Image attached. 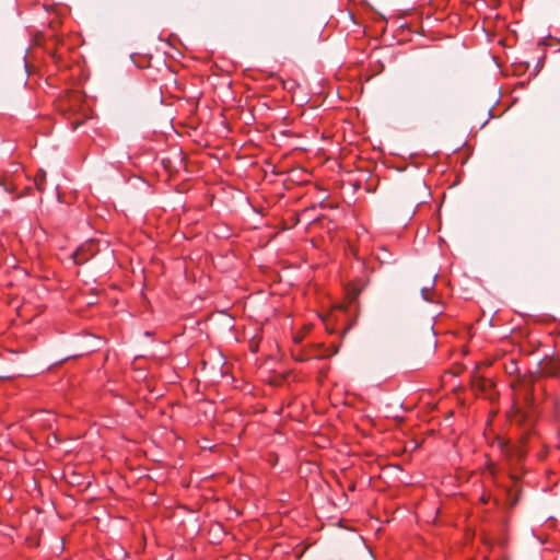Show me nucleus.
Wrapping results in <instances>:
<instances>
[{"label": "nucleus", "mask_w": 560, "mask_h": 560, "mask_svg": "<svg viewBox=\"0 0 560 560\" xmlns=\"http://www.w3.org/2000/svg\"><path fill=\"white\" fill-rule=\"evenodd\" d=\"M46 180V173L44 171H39L36 178H35V185L38 190H44V183Z\"/></svg>", "instance_id": "obj_5"}, {"label": "nucleus", "mask_w": 560, "mask_h": 560, "mask_svg": "<svg viewBox=\"0 0 560 560\" xmlns=\"http://www.w3.org/2000/svg\"><path fill=\"white\" fill-rule=\"evenodd\" d=\"M525 418H526L525 412H523L522 410H516V412L513 417V421L521 423V422L525 421Z\"/></svg>", "instance_id": "obj_6"}, {"label": "nucleus", "mask_w": 560, "mask_h": 560, "mask_svg": "<svg viewBox=\"0 0 560 560\" xmlns=\"http://www.w3.org/2000/svg\"><path fill=\"white\" fill-rule=\"evenodd\" d=\"M478 388L481 389V390H486V380L485 378H480L478 381V384H477Z\"/></svg>", "instance_id": "obj_7"}, {"label": "nucleus", "mask_w": 560, "mask_h": 560, "mask_svg": "<svg viewBox=\"0 0 560 560\" xmlns=\"http://www.w3.org/2000/svg\"><path fill=\"white\" fill-rule=\"evenodd\" d=\"M541 373L547 375H556L560 370V363H556L553 360H546L540 363Z\"/></svg>", "instance_id": "obj_2"}, {"label": "nucleus", "mask_w": 560, "mask_h": 560, "mask_svg": "<svg viewBox=\"0 0 560 560\" xmlns=\"http://www.w3.org/2000/svg\"><path fill=\"white\" fill-rule=\"evenodd\" d=\"M79 125H80V122H75V124H74V128H78V127H79Z\"/></svg>", "instance_id": "obj_9"}, {"label": "nucleus", "mask_w": 560, "mask_h": 560, "mask_svg": "<svg viewBox=\"0 0 560 560\" xmlns=\"http://www.w3.org/2000/svg\"><path fill=\"white\" fill-rule=\"evenodd\" d=\"M360 292V288H358L355 284H350L347 289V295L350 302H353L359 296Z\"/></svg>", "instance_id": "obj_4"}, {"label": "nucleus", "mask_w": 560, "mask_h": 560, "mask_svg": "<svg viewBox=\"0 0 560 560\" xmlns=\"http://www.w3.org/2000/svg\"><path fill=\"white\" fill-rule=\"evenodd\" d=\"M79 256H80V253H79V252H77V253L74 254V261H75L77 264H82V262H83V260H82L81 258H79Z\"/></svg>", "instance_id": "obj_8"}, {"label": "nucleus", "mask_w": 560, "mask_h": 560, "mask_svg": "<svg viewBox=\"0 0 560 560\" xmlns=\"http://www.w3.org/2000/svg\"><path fill=\"white\" fill-rule=\"evenodd\" d=\"M434 284H435V277H433L428 282V284L421 287L420 292H421V295H422L423 300L431 301V298H430L429 293H430L431 290H433Z\"/></svg>", "instance_id": "obj_3"}, {"label": "nucleus", "mask_w": 560, "mask_h": 560, "mask_svg": "<svg viewBox=\"0 0 560 560\" xmlns=\"http://www.w3.org/2000/svg\"><path fill=\"white\" fill-rule=\"evenodd\" d=\"M525 436L522 438L521 443L524 444ZM502 451L510 457L522 458L526 454V450L523 445L511 446L509 442L500 441Z\"/></svg>", "instance_id": "obj_1"}]
</instances>
